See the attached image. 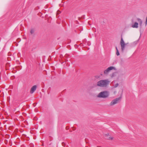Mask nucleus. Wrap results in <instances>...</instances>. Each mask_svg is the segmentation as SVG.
Wrapping results in <instances>:
<instances>
[{"label": "nucleus", "mask_w": 147, "mask_h": 147, "mask_svg": "<svg viewBox=\"0 0 147 147\" xmlns=\"http://www.w3.org/2000/svg\"><path fill=\"white\" fill-rule=\"evenodd\" d=\"M110 82L108 80H101L97 82V85L100 87H106L109 84Z\"/></svg>", "instance_id": "f257e3e1"}, {"label": "nucleus", "mask_w": 147, "mask_h": 147, "mask_svg": "<svg viewBox=\"0 0 147 147\" xmlns=\"http://www.w3.org/2000/svg\"><path fill=\"white\" fill-rule=\"evenodd\" d=\"M109 95V92L105 91L100 92L97 95V96L100 98H106L108 97Z\"/></svg>", "instance_id": "f03ea898"}, {"label": "nucleus", "mask_w": 147, "mask_h": 147, "mask_svg": "<svg viewBox=\"0 0 147 147\" xmlns=\"http://www.w3.org/2000/svg\"><path fill=\"white\" fill-rule=\"evenodd\" d=\"M115 70V68L113 66H110L108 67L107 69L105 70L104 72V74L105 75H107L109 74V72L111 70Z\"/></svg>", "instance_id": "7ed1b4c3"}, {"label": "nucleus", "mask_w": 147, "mask_h": 147, "mask_svg": "<svg viewBox=\"0 0 147 147\" xmlns=\"http://www.w3.org/2000/svg\"><path fill=\"white\" fill-rule=\"evenodd\" d=\"M120 44L121 47V51L123 52L124 50L125 46L126 45V44L125 43L122 36L121 38Z\"/></svg>", "instance_id": "20e7f679"}, {"label": "nucleus", "mask_w": 147, "mask_h": 147, "mask_svg": "<svg viewBox=\"0 0 147 147\" xmlns=\"http://www.w3.org/2000/svg\"><path fill=\"white\" fill-rule=\"evenodd\" d=\"M121 98V97H120L113 100L110 103V105L111 106L117 104L120 100Z\"/></svg>", "instance_id": "39448f33"}, {"label": "nucleus", "mask_w": 147, "mask_h": 147, "mask_svg": "<svg viewBox=\"0 0 147 147\" xmlns=\"http://www.w3.org/2000/svg\"><path fill=\"white\" fill-rule=\"evenodd\" d=\"M37 86L36 85L33 86L31 88L30 91V93L32 94L36 90Z\"/></svg>", "instance_id": "423d86ee"}, {"label": "nucleus", "mask_w": 147, "mask_h": 147, "mask_svg": "<svg viewBox=\"0 0 147 147\" xmlns=\"http://www.w3.org/2000/svg\"><path fill=\"white\" fill-rule=\"evenodd\" d=\"M105 138L107 140H112L113 139V137H111V136H110L109 133H107V134H105Z\"/></svg>", "instance_id": "0eeeda50"}, {"label": "nucleus", "mask_w": 147, "mask_h": 147, "mask_svg": "<svg viewBox=\"0 0 147 147\" xmlns=\"http://www.w3.org/2000/svg\"><path fill=\"white\" fill-rule=\"evenodd\" d=\"M138 23L137 22L134 23V24L132 25V27L134 28H138Z\"/></svg>", "instance_id": "6e6552de"}, {"label": "nucleus", "mask_w": 147, "mask_h": 147, "mask_svg": "<svg viewBox=\"0 0 147 147\" xmlns=\"http://www.w3.org/2000/svg\"><path fill=\"white\" fill-rule=\"evenodd\" d=\"M137 20L139 23V24L140 26H142V21L141 19L139 18L137 19Z\"/></svg>", "instance_id": "1a4fd4ad"}, {"label": "nucleus", "mask_w": 147, "mask_h": 147, "mask_svg": "<svg viewBox=\"0 0 147 147\" xmlns=\"http://www.w3.org/2000/svg\"><path fill=\"white\" fill-rule=\"evenodd\" d=\"M35 31V29L34 28H32L31 29L30 32V34H33Z\"/></svg>", "instance_id": "9d476101"}, {"label": "nucleus", "mask_w": 147, "mask_h": 147, "mask_svg": "<svg viewBox=\"0 0 147 147\" xmlns=\"http://www.w3.org/2000/svg\"><path fill=\"white\" fill-rule=\"evenodd\" d=\"M116 55L117 56L119 55L120 54L119 51L118 50V49L117 47H116Z\"/></svg>", "instance_id": "9b49d317"}, {"label": "nucleus", "mask_w": 147, "mask_h": 147, "mask_svg": "<svg viewBox=\"0 0 147 147\" xmlns=\"http://www.w3.org/2000/svg\"><path fill=\"white\" fill-rule=\"evenodd\" d=\"M8 141L7 140H4V143L6 144H7V143Z\"/></svg>", "instance_id": "f8f14e48"}, {"label": "nucleus", "mask_w": 147, "mask_h": 147, "mask_svg": "<svg viewBox=\"0 0 147 147\" xmlns=\"http://www.w3.org/2000/svg\"><path fill=\"white\" fill-rule=\"evenodd\" d=\"M62 145L63 146H65V143L63 142L62 143Z\"/></svg>", "instance_id": "ddd939ff"}, {"label": "nucleus", "mask_w": 147, "mask_h": 147, "mask_svg": "<svg viewBox=\"0 0 147 147\" xmlns=\"http://www.w3.org/2000/svg\"><path fill=\"white\" fill-rule=\"evenodd\" d=\"M118 85H119L118 84V83H117L115 85V88H116V87H117L118 86Z\"/></svg>", "instance_id": "4468645a"}, {"label": "nucleus", "mask_w": 147, "mask_h": 147, "mask_svg": "<svg viewBox=\"0 0 147 147\" xmlns=\"http://www.w3.org/2000/svg\"><path fill=\"white\" fill-rule=\"evenodd\" d=\"M145 23H146V24H147V16H146V21Z\"/></svg>", "instance_id": "2eb2a0df"}, {"label": "nucleus", "mask_w": 147, "mask_h": 147, "mask_svg": "<svg viewBox=\"0 0 147 147\" xmlns=\"http://www.w3.org/2000/svg\"><path fill=\"white\" fill-rule=\"evenodd\" d=\"M10 97H7V100L8 101H9V100H10Z\"/></svg>", "instance_id": "dca6fc26"}, {"label": "nucleus", "mask_w": 147, "mask_h": 147, "mask_svg": "<svg viewBox=\"0 0 147 147\" xmlns=\"http://www.w3.org/2000/svg\"><path fill=\"white\" fill-rule=\"evenodd\" d=\"M69 129V127H66V130H68Z\"/></svg>", "instance_id": "f3484780"}, {"label": "nucleus", "mask_w": 147, "mask_h": 147, "mask_svg": "<svg viewBox=\"0 0 147 147\" xmlns=\"http://www.w3.org/2000/svg\"><path fill=\"white\" fill-rule=\"evenodd\" d=\"M72 129L73 130H75L76 129V128L73 127Z\"/></svg>", "instance_id": "a211bd4d"}, {"label": "nucleus", "mask_w": 147, "mask_h": 147, "mask_svg": "<svg viewBox=\"0 0 147 147\" xmlns=\"http://www.w3.org/2000/svg\"><path fill=\"white\" fill-rule=\"evenodd\" d=\"M2 142V139L0 140V142Z\"/></svg>", "instance_id": "6ab92c4d"}, {"label": "nucleus", "mask_w": 147, "mask_h": 147, "mask_svg": "<svg viewBox=\"0 0 147 147\" xmlns=\"http://www.w3.org/2000/svg\"><path fill=\"white\" fill-rule=\"evenodd\" d=\"M59 12V13H61L60 11H59V10L57 11V12Z\"/></svg>", "instance_id": "aec40b11"}, {"label": "nucleus", "mask_w": 147, "mask_h": 147, "mask_svg": "<svg viewBox=\"0 0 147 147\" xmlns=\"http://www.w3.org/2000/svg\"><path fill=\"white\" fill-rule=\"evenodd\" d=\"M70 132L72 131H71L70 130Z\"/></svg>", "instance_id": "412c9836"}, {"label": "nucleus", "mask_w": 147, "mask_h": 147, "mask_svg": "<svg viewBox=\"0 0 147 147\" xmlns=\"http://www.w3.org/2000/svg\"><path fill=\"white\" fill-rule=\"evenodd\" d=\"M88 45H90V44H88Z\"/></svg>", "instance_id": "4be33fe9"}, {"label": "nucleus", "mask_w": 147, "mask_h": 147, "mask_svg": "<svg viewBox=\"0 0 147 147\" xmlns=\"http://www.w3.org/2000/svg\"><path fill=\"white\" fill-rule=\"evenodd\" d=\"M58 12V13H60L59 12Z\"/></svg>", "instance_id": "5701e85b"}]
</instances>
